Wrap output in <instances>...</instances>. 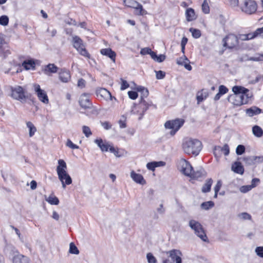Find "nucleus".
Listing matches in <instances>:
<instances>
[{"label": "nucleus", "instance_id": "1", "mask_svg": "<svg viewBox=\"0 0 263 263\" xmlns=\"http://www.w3.org/2000/svg\"><path fill=\"white\" fill-rule=\"evenodd\" d=\"M233 94L228 96V101L235 106H240L248 103L249 99L252 95L249 93V90L241 86H235L233 87Z\"/></svg>", "mask_w": 263, "mask_h": 263}, {"label": "nucleus", "instance_id": "2", "mask_svg": "<svg viewBox=\"0 0 263 263\" xmlns=\"http://www.w3.org/2000/svg\"><path fill=\"white\" fill-rule=\"evenodd\" d=\"M10 89V96L13 100L18 101L22 104L29 103V102L33 104L35 102V98L32 95L28 92L27 90L22 86H11Z\"/></svg>", "mask_w": 263, "mask_h": 263}, {"label": "nucleus", "instance_id": "3", "mask_svg": "<svg viewBox=\"0 0 263 263\" xmlns=\"http://www.w3.org/2000/svg\"><path fill=\"white\" fill-rule=\"evenodd\" d=\"M58 165L57 167V172L59 179L62 183V187L65 189L66 185H69L72 183V179L67 172V165L64 160L59 159Z\"/></svg>", "mask_w": 263, "mask_h": 263}, {"label": "nucleus", "instance_id": "4", "mask_svg": "<svg viewBox=\"0 0 263 263\" xmlns=\"http://www.w3.org/2000/svg\"><path fill=\"white\" fill-rule=\"evenodd\" d=\"M182 147L186 154L197 156L202 148V143L197 139H188L183 143Z\"/></svg>", "mask_w": 263, "mask_h": 263}, {"label": "nucleus", "instance_id": "5", "mask_svg": "<svg viewBox=\"0 0 263 263\" xmlns=\"http://www.w3.org/2000/svg\"><path fill=\"white\" fill-rule=\"evenodd\" d=\"M189 226L202 240L205 242L208 241V239L203 226L199 221L194 219H191L189 222Z\"/></svg>", "mask_w": 263, "mask_h": 263}, {"label": "nucleus", "instance_id": "6", "mask_svg": "<svg viewBox=\"0 0 263 263\" xmlns=\"http://www.w3.org/2000/svg\"><path fill=\"white\" fill-rule=\"evenodd\" d=\"M184 122V121L183 119H176L175 120L166 121L164 124V126L166 129H172L170 132V135L171 136H174L183 125Z\"/></svg>", "mask_w": 263, "mask_h": 263}, {"label": "nucleus", "instance_id": "7", "mask_svg": "<svg viewBox=\"0 0 263 263\" xmlns=\"http://www.w3.org/2000/svg\"><path fill=\"white\" fill-rule=\"evenodd\" d=\"M124 5L127 7L134 8L135 14L138 15H143L146 14V12L143 9L142 5L134 0H124Z\"/></svg>", "mask_w": 263, "mask_h": 263}, {"label": "nucleus", "instance_id": "8", "mask_svg": "<svg viewBox=\"0 0 263 263\" xmlns=\"http://www.w3.org/2000/svg\"><path fill=\"white\" fill-rule=\"evenodd\" d=\"M257 5L253 0H245L243 4L241 7V10L246 14H252L257 10Z\"/></svg>", "mask_w": 263, "mask_h": 263}, {"label": "nucleus", "instance_id": "9", "mask_svg": "<svg viewBox=\"0 0 263 263\" xmlns=\"http://www.w3.org/2000/svg\"><path fill=\"white\" fill-rule=\"evenodd\" d=\"M73 47L83 56L89 58V54L86 50L82 40L78 36H74L72 39Z\"/></svg>", "mask_w": 263, "mask_h": 263}, {"label": "nucleus", "instance_id": "10", "mask_svg": "<svg viewBox=\"0 0 263 263\" xmlns=\"http://www.w3.org/2000/svg\"><path fill=\"white\" fill-rule=\"evenodd\" d=\"M223 46L229 49L237 47L238 45L237 37L234 34H229L223 39Z\"/></svg>", "mask_w": 263, "mask_h": 263}, {"label": "nucleus", "instance_id": "11", "mask_svg": "<svg viewBox=\"0 0 263 263\" xmlns=\"http://www.w3.org/2000/svg\"><path fill=\"white\" fill-rule=\"evenodd\" d=\"M34 89L39 100L44 104L49 103V99L46 91L41 89L40 86L36 84L34 86Z\"/></svg>", "mask_w": 263, "mask_h": 263}, {"label": "nucleus", "instance_id": "12", "mask_svg": "<svg viewBox=\"0 0 263 263\" xmlns=\"http://www.w3.org/2000/svg\"><path fill=\"white\" fill-rule=\"evenodd\" d=\"M179 166L181 172L185 175L190 177L193 168L190 163L185 159H181L179 162Z\"/></svg>", "mask_w": 263, "mask_h": 263}, {"label": "nucleus", "instance_id": "13", "mask_svg": "<svg viewBox=\"0 0 263 263\" xmlns=\"http://www.w3.org/2000/svg\"><path fill=\"white\" fill-rule=\"evenodd\" d=\"M89 94L87 93H83L79 99V104L84 109H89L92 107V104L89 98Z\"/></svg>", "mask_w": 263, "mask_h": 263}, {"label": "nucleus", "instance_id": "14", "mask_svg": "<svg viewBox=\"0 0 263 263\" xmlns=\"http://www.w3.org/2000/svg\"><path fill=\"white\" fill-rule=\"evenodd\" d=\"M229 153V146L227 144H225L223 147L216 146L214 149V154L217 158H220L222 153H223L225 156H228Z\"/></svg>", "mask_w": 263, "mask_h": 263}, {"label": "nucleus", "instance_id": "15", "mask_svg": "<svg viewBox=\"0 0 263 263\" xmlns=\"http://www.w3.org/2000/svg\"><path fill=\"white\" fill-rule=\"evenodd\" d=\"M96 94L97 97H100L101 98L107 101V100H112L114 98L116 100V98L113 97L111 93L107 90L105 88H97L96 90Z\"/></svg>", "mask_w": 263, "mask_h": 263}, {"label": "nucleus", "instance_id": "16", "mask_svg": "<svg viewBox=\"0 0 263 263\" xmlns=\"http://www.w3.org/2000/svg\"><path fill=\"white\" fill-rule=\"evenodd\" d=\"M167 254H170V256L171 257L173 261H175L176 263H181L182 260L180 256L181 253L180 251L177 250H173L167 252Z\"/></svg>", "mask_w": 263, "mask_h": 263}, {"label": "nucleus", "instance_id": "17", "mask_svg": "<svg viewBox=\"0 0 263 263\" xmlns=\"http://www.w3.org/2000/svg\"><path fill=\"white\" fill-rule=\"evenodd\" d=\"M59 74V79L62 82H68L70 80V72L65 69H61Z\"/></svg>", "mask_w": 263, "mask_h": 263}, {"label": "nucleus", "instance_id": "18", "mask_svg": "<svg viewBox=\"0 0 263 263\" xmlns=\"http://www.w3.org/2000/svg\"><path fill=\"white\" fill-rule=\"evenodd\" d=\"M130 177L133 180L137 183L142 185L146 184V181L142 175L140 174L136 173L134 171L131 172Z\"/></svg>", "mask_w": 263, "mask_h": 263}, {"label": "nucleus", "instance_id": "19", "mask_svg": "<svg viewBox=\"0 0 263 263\" xmlns=\"http://www.w3.org/2000/svg\"><path fill=\"white\" fill-rule=\"evenodd\" d=\"M13 263H30V261L27 256L17 254L13 257Z\"/></svg>", "mask_w": 263, "mask_h": 263}, {"label": "nucleus", "instance_id": "20", "mask_svg": "<svg viewBox=\"0 0 263 263\" xmlns=\"http://www.w3.org/2000/svg\"><path fill=\"white\" fill-rule=\"evenodd\" d=\"M95 142L98 145L102 152H107L111 146L108 142H104L102 139H96Z\"/></svg>", "mask_w": 263, "mask_h": 263}, {"label": "nucleus", "instance_id": "21", "mask_svg": "<svg viewBox=\"0 0 263 263\" xmlns=\"http://www.w3.org/2000/svg\"><path fill=\"white\" fill-rule=\"evenodd\" d=\"M100 52L102 54L109 57L112 61L115 62L116 54L110 48L102 49Z\"/></svg>", "mask_w": 263, "mask_h": 263}, {"label": "nucleus", "instance_id": "22", "mask_svg": "<svg viewBox=\"0 0 263 263\" xmlns=\"http://www.w3.org/2000/svg\"><path fill=\"white\" fill-rule=\"evenodd\" d=\"M232 170L237 174L242 175L244 173V168L240 162H235L232 165Z\"/></svg>", "mask_w": 263, "mask_h": 263}, {"label": "nucleus", "instance_id": "23", "mask_svg": "<svg viewBox=\"0 0 263 263\" xmlns=\"http://www.w3.org/2000/svg\"><path fill=\"white\" fill-rule=\"evenodd\" d=\"M261 109L256 106H253L246 110L247 115L249 117H253L261 113Z\"/></svg>", "mask_w": 263, "mask_h": 263}, {"label": "nucleus", "instance_id": "24", "mask_svg": "<svg viewBox=\"0 0 263 263\" xmlns=\"http://www.w3.org/2000/svg\"><path fill=\"white\" fill-rule=\"evenodd\" d=\"M58 68L53 64H49L45 66L43 69L44 72L46 74H49L50 73H55Z\"/></svg>", "mask_w": 263, "mask_h": 263}, {"label": "nucleus", "instance_id": "25", "mask_svg": "<svg viewBox=\"0 0 263 263\" xmlns=\"http://www.w3.org/2000/svg\"><path fill=\"white\" fill-rule=\"evenodd\" d=\"M213 182L211 178H209L205 181V183L202 187L201 191L202 193H205L209 192L211 191V186Z\"/></svg>", "mask_w": 263, "mask_h": 263}, {"label": "nucleus", "instance_id": "26", "mask_svg": "<svg viewBox=\"0 0 263 263\" xmlns=\"http://www.w3.org/2000/svg\"><path fill=\"white\" fill-rule=\"evenodd\" d=\"M228 91V89L224 85H220L219 87L218 92L215 95L214 97L215 101H218L220 98L221 96L226 94Z\"/></svg>", "mask_w": 263, "mask_h": 263}, {"label": "nucleus", "instance_id": "27", "mask_svg": "<svg viewBox=\"0 0 263 263\" xmlns=\"http://www.w3.org/2000/svg\"><path fill=\"white\" fill-rule=\"evenodd\" d=\"M10 53L7 44L0 45V57L4 59L10 54Z\"/></svg>", "mask_w": 263, "mask_h": 263}, {"label": "nucleus", "instance_id": "28", "mask_svg": "<svg viewBox=\"0 0 263 263\" xmlns=\"http://www.w3.org/2000/svg\"><path fill=\"white\" fill-rule=\"evenodd\" d=\"M22 66L26 70H30L34 69L35 64L32 60H29L24 61L22 63Z\"/></svg>", "mask_w": 263, "mask_h": 263}, {"label": "nucleus", "instance_id": "29", "mask_svg": "<svg viewBox=\"0 0 263 263\" xmlns=\"http://www.w3.org/2000/svg\"><path fill=\"white\" fill-rule=\"evenodd\" d=\"M135 89L141 92V99H143L144 98H146L148 95V90L146 88H145L142 86H136Z\"/></svg>", "mask_w": 263, "mask_h": 263}, {"label": "nucleus", "instance_id": "30", "mask_svg": "<svg viewBox=\"0 0 263 263\" xmlns=\"http://www.w3.org/2000/svg\"><path fill=\"white\" fill-rule=\"evenodd\" d=\"M208 95V94L206 91L204 90H202L201 91L198 92L196 97L198 104H199L203 100L205 99Z\"/></svg>", "mask_w": 263, "mask_h": 263}, {"label": "nucleus", "instance_id": "31", "mask_svg": "<svg viewBox=\"0 0 263 263\" xmlns=\"http://www.w3.org/2000/svg\"><path fill=\"white\" fill-rule=\"evenodd\" d=\"M186 16L187 21H192L196 18L194 9L189 8L186 11Z\"/></svg>", "mask_w": 263, "mask_h": 263}, {"label": "nucleus", "instance_id": "32", "mask_svg": "<svg viewBox=\"0 0 263 263\" xmlns=\"http://www.w3.org/2000/svg\"><path fill=\"white\" fill-rule=\"evenodd\" d=\"M252 132L254 135L257 137H261L263 135V130L260 127L255 125L252 128Z\"/></svg>", "mask_w": 263, "mask_h": 263}, {"label": "nucleus", "instance_id": "33", "mask_svg": "<svg viewBox=\"0 0 263 263\" xmlns=\"http://www.w3.org/2000/svg\"><path fill=\"white\" fill-rule=\"evenodd\" d=\"M140 54L142 55L149 54L152 58L155 57V52L148 47L142 48L140 51Z\"/></svg>", "mask_w": 263, "mask_h": 263}, {"label": "nucleus", "instance_id": "34", "mask_svg": "<svg viewBox=\"0 0 263 263\" xmlns=\"http://www.w3.org/2000/svg\"><path fill=\"white\" fill-rule=\"evenodd\" d=\"M214 206V202L212 201L204 202L201 203V208L205 210H208Z\"/></svg>", "mask_w": 263, "mask_h": 263}, {"label": "nucleus", "instance_id": "35", "mask_svg": "<svg viewBox=\"0 0 263 263\" xmlns=\"http://www.w3.org/2000/svg\"><path fill=\"white\" fill-rule=\"evenodd\" d=\"M27 126L29 129V136L32 137L35 132L36 131V127L34 126L33 123L31 122H27Z\"/></svg>", "mask_w": 263, "mask_h": 263}, {"label": "nucleus", "instance_id": "36", "mask_svg": "<svg viewBox=\"0 0 263 263\" xmlns=\"http://www.w3.org/2000/svg\"><path fill=\"white\" fill-rule=\"evenodd\" d=\"M243 161L245 164L247 165H252L255 164L254 156L245 157L243 158Z\"/></svg>", "mask_w": 263, "mask_h": 263}, {"label": "nucleus", "instance_id": "37", "mask_svg": "<svg viewBox=\"0 0 263 263\" xmlns=\"http://www.w3.org/2000/svg\"><path fill=\"white\" fill-rule=\"evenodd\" d=\"M46 200L50 204L52 205H58L59 203V200L57 197L53 196H49Z\"/></svg>", "mask_w": 263, "mask_h": 263}, {"label": "nucleus", "instance_id": "38", "mask_svg": "<svg viewBox=\"0 0 263 263\" xmlns=\"http://www.w3.org/2000/svg\"><path fill=\"white\" fill-rule=\"evenodd\" d=\"M204 172V171L203 169H201L197 172H194V171H193L190 177L193 178L198 179L201 177L203 175Z\"/></svg>", "mask_w": 263, "mask_h": 263}, {"label": "nucleus", "instance_id": "39", "mask_svg": "<svg viewBox=\"0 0 263 263\" xmlns=\"http://www.w3.org/2000/svg\"><path fill=\"white\" fill-rule=\"evenodd\" d=\"M69 252L71 254H76V255H77L79 253V251L78 249L77 248V247L76 246V245L73 242H71L70 243Z\"/></svg>", "mask_w": 263, "mask_h": 263}, {"label": "nucleus", "instance_id": "40", "mask_svg": "<svg viewBox=\"0 0 263 263\" xmlns=\"http://www.w3.org/2000/svg\"><path fill=\"white\" fill-rule=\"evenodd\" d=\"M252 36L253 39L260 36H263V27L261 28H259L257 29L255 31L252 32Z\"/></svg>", "mask_w": 263, "mask_h": 263}, {"label": "nucleus", "instance_id": "41", "mask_svg": "<svg viewBox=\"0 0 263 263\" xmlns=\"http://www.w3.org/2000/svg\"><path fill=\"white\" fill-rule=\"evenodd\" d=\"M190 31L192 33V36L196 39L199 38L201 36V32L199 30L191 28Z\"/></svg>", "mask_w": 263, "mask_h": 263}, {"label": "nucleus", "instance_id": "42", "mask_svg": "<svg viewBox=\"0 0 263 263\" xmlns=\"http://www.w3.org/2000/svg\"><path fill=\"white\" fill-rule=\"evenodd\" d=\"M82 132L86 137H89L92 135L90 128L86 125L82 126Z\"/></svg>", "mask_w": 263, "mask_h": 263}, {"label": "nucleus", "instance_id": "43", "mask_svg": "<svg viewBox=\"0 0 263 263\" xmlns=\"http://www.w3.org/2000/svg\"><path fill=\"white\" fill-rule=\"evenodd\" d=\"M9 23V18L7 15H2L0 17V25L7 26Z\"/></svg>", "mask_w": 263, "mask_h": 263}, {"label": "nucleus", "instance_id": "44", "mask_svg": "<svg viewBox=\"0 0 263 263\" xmlns=\"http://www.w3.org/2000/svg\"><path fill=\"white\" fill-rule=\"evenodd\" d=\"M126 117L124 115L122 116L121 119L118 121V123L120 128H124L126 127Z\"/></svg>", "mask_w": 263, "mask_h": 263}, {"label": "nucleus", "instance_id": "45", "mask_svg": "<svg viewBox=\"0 0 263 263\" xmlns=\"http://www.w3.org/2000/svg\"><path fill=\"white\" fill-rule=\"evenodd\" d=\"M158 166H160V165H159L157 162H148L146 165L147 168L151 171H154L155 168Z\"/></svg>", "mask_w": 263, "mask_h": 263}, {"label": "nucleus", "instance_id": "46", "mask_svg": "<svg viewBox=\"0 0 263 263\" xmlns=\"http://www.w3.org/2000/svg\"><path fill=\"white\" fill-rule=\"evenodd\" d=\"M165 55L164 54H160L159 55H157L156 53L155 52V57H154V58H152L155 61L161 63L163 61H164L165 59Z\"/></svg>", "mask_w": 263, "mask_h": 263}, {"label": "nucleus", "instance_id": "47", "mask_svg": "<svg viewBox=\"0 0 263 263\" xmlns=\"http://www.w3.org/2000/svg\"><path fill=\"white\" fill-rule=\"evenodd\" d=\"M146 258L148 263H156L157 262L156 258L151 253H148L147 254Z\"/></svg>", "mask_w": 263, "mask_h": 263}, {"label": "nucleus", "instance_id": "48", "mask_svg": "<svg viewBox=\"0 0 263 263\" xmlns=\"http://www.w3.org/2000/svg\"><path fill=\"white\" fill-rule=\"evenodd\" d=\"M245 152V147L243 145H238L236 147V153L238 155H241Z\"/></svg>", "mask_w": 263, "mask_h": 263}, {"label": "nucleus", "instance_id": "49", "mask_svg": "<svg viewBox=\"0 0 263 263\" xmlns=\"http://www.w3.org/2000/svg\"><path fill=\"white\" fill-rule=\"evenodd\" d=\"M238 217L243 219V220H251V216L246 213V212H243V213H241L240 214H239L238 215Z\"/></svg>", "mask_w": 263, "mask_h": 263}, {"label": "nucleus", "instance_id": "50", "mask_svg": "<svg viewBox=\"0 0 263 263\" xmlns=\"http://www.w3.org/2000/svg\"><path fill=\"white\" fill-rule=\"evenodd\" d=\"M187 62H189V60L185 56H184L183 57H181L179 59H178L177 63L178 65L183 66L184 63H186Z\"/></svg>", "mask_w": 263, "mask_h": 263}, {"label": "nucleus", "instance_id": "51", "mask_svg": "<svg viewBox=\"0 0 263 263\" xmlns=\"http://www.w3.org/2000/svg\"><path fill=\"white\" fill-rule=\"evenodd\" d=\"M252 36V32L248 33L247 34H241L240 35V38L241 40L246 41L253 39V37H251Z\"/></svg>", "mask_w": 263, "mask_h": 263}, {"label": "nucleus", "instance_id": "52", "mask_svg": "<svg viewBox=\"0 0 263 263\" xmlns=\"http://www.w3.org/2000/svg\"><path fill=\"white\" fill-rule=\"evenodd\" d=\"M252 187H251V186L250 185H247L241 186L240 187L239 190L241 193H246L250 191Z\"/></svg>", "mask_w": 263, "mask_h": 263}, {"label": "nucleus", "instance_id": "53", "mask_svg": "<svg viewBox=\"0 0 263 263\" xmlns=\"http://www.w3.org/2000/svg\"><path fill=\"white\" fill-rule=\"evenodd\" d=\"M250 60L253 61H263V54H259L255 57L250 58Z\"/></svg>", "mask_w": 263, "mask_h": 263}, {"label": "nucleus", "instance_id": "54", "mask_svg": "<svg viewBox=\"0 0 263 263\" xmlns=\"http://www.w3.org/2000/svg\"><path fill=\"white\" fill-rule=\"evenodd\" d=\"M128 95L129 98L132 100H135L138 97L137 92L135 91H129L128 92Z\"/></svg>", "mask_w": 263, "mask_h": 263}, {"label": "nucleus", "instance_id": "55", "mask_svg": "<svg viewBox=\"0 0 263 263\" xmlns=\"http://www.w3.org/2000/svg\"><path fill=\"white\" fill-rule=\"evenodd\" d=\"M202 11L205 14H208L210 12L209 7L208 6V4L205 2H204V3L202 5Z\"/></svg>", "mask_w": 263, "mask_h": 263}, {"label": "nucleus", "instance_id": "56", "mask_svg": "<svg viewBox=\"0 0 263 263\" xmlns=\"http://www.w3.org/2000/svg\"><path fill=\"white\" fill-rule=\"evenodd\" d=\"M141 105L143 109V112H144L148 108L149 106H151V104H149L145 100H142Z\"/></svg>", "mask_w": 263, "mask_h": 263}, {"label": "nucleus", "instance_id": "57", "mask_svg": "<svg viewBox=\"0 0 263 263\" xmlns=\"http://www.w3.org/2000/svg\"><path fill=\"white\" fill-rule=\"evenodd\" d=\"M66 146L72 149H78L79 148V146L73 144L69 139L67 141Z\"/></svg>", "mask_w": 263, "mask_h": 263}, {"label": "nucleus", "instance_id": "58", "mask_svg": "<svg viewBox=\"0 0 263 263\" xmlns=\"http://www.w3.org/2000/svg\"><path fill=\"white\" fill-rule=\"evenodd\" d=\"M255 252L258 256L263 257V247H256Z\"/></svg>", "mask_w": 263, "mask_h": 263}, {"label": "nucleus", "instance_id": "59", "mask_svg": "<svg viewBox=\"0 0 263 263\" xmlns=\"http://www.w3.org/2000/svg\"><path fill=\"white\" fill-rule=\"evenodd\" d=\"M156 78L158 79H163L165 77V73L164 71H162L161 70L156 71Z\"/></svg>", "mask_w": 263, "mask_h": 263}, {"label": "nucleus", "instance_id": "60", "mask_svg": "<svg viewBox=\"0 0 263 263\" xmlns=\"http://www.w3.org/2000/svg\"><path fill=\"white\" fill-rule=\"evenodd\" d=\"M109 151L111 153H113L116 157H120V155H119L118 149H116L112 146H110V148H109Z\"/></svg>", "mask_w": 263, "mask_h": 263}, {"label": "nucleus", "instance_id": "61", "mask_svg": "<svg viewBox=\"0 0 263 263\" xmlns=\"http://www.w3.org/2000/svg\"><path fill=\"white\" fill-rule=\"evenodd\" d=\"M101 125L106 130L110 129L112 126L111 124L108 122H101Z\"/></svg>", "mask_w": 263, "mask_h": 263}, {"label": "nucleus", "instance_id": "62", "mask_svg": "<svg viewBox=\"0 0 263 263\" xmlns=\"http://www.w3.org/2000/svg\"><path fill=\"white\" fill-rule=\"evenodd\" d=\"M260 180L258 178H253L252 180V181H251V184L250 185L251 186V187L252 188H254L255 187L257 184L259 182Z\"/></svg>", "mask_w": 263, "mask_h": 263}, {"label": "nucleus", "instance_id": "63", "mask_svg": "<svg viewBox=\"0 0 263 263\" xmlns=\"http://www.w3.org/2000/svg\"><path fill=\"white\" fill-rule=\"evenodd\" d=\"M222 186V183L220 180H218L214 187L215 192H218Z\"/></svg>", "mask_w": 263, "mask_h": 263}, {"label": "nucleus", "instance_id": "64", "mask_svg": "<svg viewBox=\"0 0 263 263\" xmlns=\"http://www.w3.org/2000/svg\"><path fill=\"white\" fill-rule=\"evenodd\" d=\"M255 163H261L263 162V157L262 156H254Z\"/></svg>", "mask_w": 263, "mask_h": 263}]
</instances>
